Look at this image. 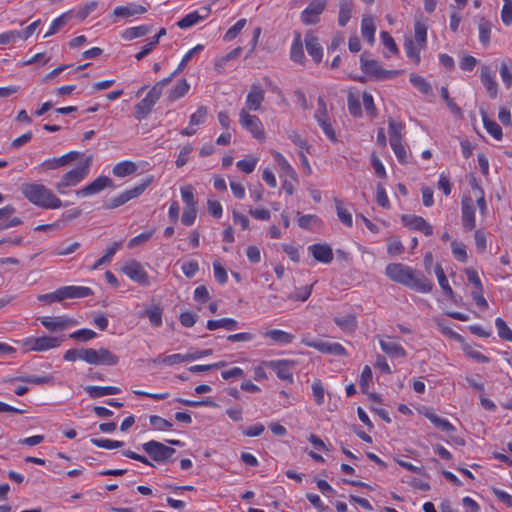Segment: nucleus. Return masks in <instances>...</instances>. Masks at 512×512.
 I'll list each match as a JSON object with an SVG mask.
<instances>
[{
  "label": "nucleus",
  "instance_id": "f257e3e1",
  "mask_svg": "<svg viewBox=\"0 0 512 512\" xmlns=\"http://www.w3.org/2000/svg\"><path fill=\"white\" fill-rule=\"evenodd\" d=\"M385 273L392 281L415 291L421 293L432 291L433 284L422 272L402 263H390L387 265Z\"/></svg>",
  "mask_w": 512,
  "mask_h": 512
},
{
  "label": "nucleus",
  "instance_id": "f03ea898",
  "mask_svg": "<svg viewBox=\"0 0 512 512\" xmlns=\"http://www.w3.org/2000/svg\"><path fill=\"white\" fill-rule=\"evenodd\" d=\"M21 192L29 202L44 209H58L63 205L60 198L40 183H24Z\"/></svg>",
  "mask_w": 512,
  "mask_h": 512
},
{
  "label": "nucleus",
  "instance_id": "7ed1b4c3",
  "mask_svg": "<svg viewBox=\"0 0 512 512\" xmlns=\"http://www.w3.org/2000/svg\"><path fill=\"white\" fill-rule=\"evenodd\" d=\"M91 162L92 157H86L77 167L66 172L55 185L57 192L59 194H66L70 187L76 186L83 181L90 172Z\"/></svg>",
  "mask_w": 512,
  "mask_h": 512
},
{
  "label": "nucleus",
  "instance_id": "20e7f679",
  "mask_svg": "<svg viewBox=\"0 0 512 512\" xmlns=\"http://www.w3.org/2000/svg\"><path fill=\"white\" fill-rule=\"evenodd\" d=\"M64 340V336H31L23 340L22 348L25 352H45L58 348Z\"/></svg>",
  "mask_w": 512,
  "mask_h": 512
},
{
  "label": "nucleus",
  "instance_id": "39448f33",
  "mask_svg": "<svg viewBox=\"0 0 512 512\" xmlns=\"http://www.w3.org/2000/svg\"><path fill=\"white\" fill-rule=\"evenodd\" d=\"M360 62L362 71L372 80L382 81L394 78L399 74L397 70H385L381 68L376 60L370 59L367 55H362Z\"/></svg>",
  "mask_w": 512,
  "mask_h": 512
},
{
  "label": "nucleus",
  "instance_id": "423d86ee",
  "mask_svg": "<svg viewBox=\"0 0 512 512\" xmlns=\"http://www.w3.org/2000/svg\"><path fill=\"white\" fill-rule=\"evenodd\" d=\"M152 181H153V176H149L140 185H138L132 189L126 190V191L122 192L121 194H119L118 196L111 198L108 202H106L104 204V208L105 209H115L121 205H124L131 199L140 196L145 191V189L152 183Z\"/></svg>",
  "mask_w": 512,
  "mask_h": 512
},
{
  "label": "nucleus",
  "instance_id": "0eeeda50",
  "mask_svg": "<svg viewBox=\"0 0 512 512\" xmlns=\"http://www.w3.org/2000/svg\"><path fill=\"white\" fill-rule=\"evenodd\" d=\"M239 123L257 140L263 141L265 139L263 124L257 116L251 115L246 110H241L239 113Z\"/></svg>",
  "mask_w": 512,
  "mask_h": 512
},
{
  "label": "nucleus",
  "instance_id": "6e6552de",
  "mask_svg": "<svg viewBox=\"0 0 512 512\" xmlns=\"http://www.w3.org/2000/svg\"><path fill=\"white\" fill-rule=\"evenodd\" d=\"M142 448L156 462H165L175 453L174 448L155 440L144 443Z\"/></svg>",
  "mask_w": 512,
  "mask_h": 512
},
{
  "label": "nucleus",
  "instance_id": "1a4fd4ad",
  "mask_svg": "<svg viewBox=\"0 0 512 512\" xmlns=\"http://www.w3.org/2000/svg\"><path fill=\"white\" fill-rule=\"evenodd\" d=\"M37 321H39L49 332L64 331L78 324L74 318L66 315L55 317L42 316L38 317Z\"/></svg>",
  "mask_w": 512,
  "mask_h": 512
},
{
  "label": "nucleus",
  "instance_id": "9d476101",
  "mask_svg": "<svg viewBox=\"0 0 512 512\" xmlns=\"http://www.w3.org/2000/svg\"><path fill=\"white\" fill-rule=\"evenodd\" d=\"M119 362V357L106 348L98 350L88 348L87 363L92 365L113 366Z\"/></svg>",
  "mask_w": 512,
  "mask_h": 512
},
{
  "label": "nucleus",
  "instance_id": "9b49d317",
  "mask_svg": "<svg viewBox=\"0 0 512 512\" xmlns=\"http://www.w3.org/2000/svg\"><path fill=\"white\" fill-rule=\"evenodd\" d=\"M302 343L307 346L318 350L321 353L332 355H343L346 353L344 347L339 343L327 342L319 339H312L304 337Z\"/></svg>",
  "mask_w": 512,
  "mask_h": 512
},
{
  "label": "nucleus",
  "instance_id": "f8f14e48",
  "mask_svg": "<svg viewBox=\"0 0 512 512\" xmlns=\"http://www.w3.org/2000/svg\"><path fill=\"white\" fill-rule=\"evenodd\" d=\"M122 271L125 275H127L131 280L141 284V285H148L149 284V277L147 272L144 270L142 265L135 261H129L126 263Z\"/></svg>",
  "mask_w": 512,
  "mask_h": 512
},
{
  "label": "nucleus",
  "instance_id": "ddd939ff",
  "mask_svg": "<svg viewBox=\"0 0 512 512\" xmlns=\"http://www.w3.org/2000/svg\"><path fill=\"white\" fill-rule=\"evenodd\" d=\"M265 98L264 89L259 84H252L250 91L247 94L245 106L241 110L257 111L261 108V105Z\"/></svg>",
  "mask_w": 512,
  "mask_h": 512
},
{
  "label": "nucleus",
  "instance_id": "4468645a",
  "mask_svg": "<svg viewBox=\"0 0 512 512\" xmlns=\"http://www.w3.org/2000/svg\"><path fill=\"white\" fill-rule=\"evenodd\" d=\"M107 187H113V181L107 176H99L85 187L76 191L78 196H90L101 192Z\"/></svg>",
  "mask_w": 512,
  "mask_h": 512
},
{
  "label": "nucleus",
  "instance_id": "2eb2a0df",
  "mask_svg": "<svg viewBox=\"0 0 512 512\" xmlns=\"http://www.w3.org/2000/svg\"><path fill=\"white\" fill-rule=\"evenodd\" d=\"M325 9V2L321 0L313 1L309 6L301 13V20L303 23L316 24L319 21V16Z\"/></svg>",
  "mask_w": 512,
  "mask_h": 512
},
{
  "label": "nucleus",
  "instance_id": "dca6fc26",
  "mask_svg": "<svg viewBox=\"0 0 512 512\" xmlns=\"http://www.w3.org/2000/svg\"><path fill=\"white\" fill-rule=\"evenodd\" d=\"M401 220L403 224L410 229L420 231L426 236L433 234V227L423 217L415 215H403Z\"/></svg>",
  "mask_w": 512,
  "mask_h": 512
},
{
  "label": "nucleus",
  "instance_id": "f3484780",
  "mask_svg": "<svg viewBox=\"0 0 512 512\" xmlns=\"http://www.w3.org/2000/svg\"><path fill=\"white\" fill-rule=\"evenodd\" d=\"M263 364L266 367L271 368L275 371L278 378L281 380H286L289 382H293V373L291 370V364L286 360H277V361H265Z\"/></svg>",
  "mask_w": 512,
  "mask_h": 512
},
{
  "label": "nucleus",
  "instance_id": "a211bd4d",
  "mask_svg": "<svg viewBox=\"0 0 512 512\" xmlns=\"http://www.w3.org/2000/svg\"><path fill=\"white\" fill-rule=\"evenodd\" d=\"M462 222L466 231H471L476 226L474 204L470 197L462 199Z\"/></svg>",
  "mask_w": 512,
  "mask_h": 512
},
{
  "label": "nucleus",
  "instance_id": "6ab92c4d",
  "mask_svg": "<svg viewBox=\"0 0 512 512\" xmlns=\"http://www.w3.org/2000/svg\"><path fill=\"white\" fill-rule=\"evenodd\" d=\"M304 41L308 54L316 63H320L323 58V49L319 43L318 37L312 31H308Z\"/></svg>",
  "mask_w": 512,
  "mask_h": 512
},
{
  "label": "nucleus",
  "instance_id": "aec40b11",
  "mask_svg": "<svg viewBox=\"0 0 512 512\" xmlns=\"http://www.w3.org/2000/svg\"><path fill=\"white\" fill-rule=\"evenodd\" d=\"M308 251L318 262L328 264L333 260V251L328 244H313L308 247Z\"/></svg>",
  "mask_w": 512,
  "mask_h": 512
},
{
  "label": "nucleus",
  "instance_id": "412c9836",
  "mask_svg": "<svg viewBox=\"0 0 512 512\" xmlns=\"http://www.w3.org/2000/svg\"><path fill=\"white\" fill-rule=\"evenodd\" d=\"M61 301L73 298H85L93 295V291L85 286H64L60 287Z\"/></svg>",
  "mask_w": 512,
  "mask_h": 512
},
{
  "label": "nucleus",
  "instance_id": "4be33fe9",
  "mask_svg": "<svg viewBox=\"0 0 512 512\" xmlns=\"http://www.w3.org/2000/svg\"><path fill=\"white\" fill-rule=\"evenodd\" d=\"M379 344L383 352L390 357L403 358L406 356L404 348L399 343L393 341L390 337H387V339H381Z\"/></svg>",
  "mask_w": 512,
  "mask_h": 512
},
{
  "label": "nucleus",
  "instance_id": "5701e85b",
  "mask_svg": "<svg viewBox=\"0 0 512 512\" xmlns=\"http://www.w3.org/2000/svg\"><path fill=\"white\" fill-rule=\"evenodd\" d=\"M202 14H200L198 11L191 12L187 14L185 17H183L180 21H178L177 25L182 28H189L195 24H197L200 20H203L208 17L210 13L209 7H203L201 9Z\"/></svg>",
  "mask_w": 512,
  "mask_h": 512
},
{
  "label": "nucleus",
  "instance_id": "b1692460",
  "mask_svg": "<svg viewBox=\"0 0 512 512\" xmlns=\"http://www.w3.org/2000/svg\"><path fill=\"white\" fill-rule=\"evenodd\" d=\"M481 82L484 87L487 89L491 98H495L498 93L497 83L495 82L491 71L488 66H482L481 68Z\"/></svg>",
  "mask_w": 512,
  "mask_h": 512
},
{
  "label": "nucleus",
  "instance_id": "393cba45",
  "mask_svg": "<svg viewBox=\"0 0 512 512\" xmlns=\"http://www.w3.org/2000/svg\"><path fill=\"white\" fill-rule=\"evenodd\" d=\"M156 100L151 98L148 94L135 106V117L137 120H142L147 117L151 112L153 106L156 104Z\"/></svg>",
  "mask_w": 512,
  "mask_h": 512
},
{
  "label": "nucleus",
  "instance_id": "a878e982",
  "mask_svg": "<svg viewBox=\"0 0 512 512\" xmlns=\"http://www.w3.org/2000/svg\"><path fill=\"white\" fill-rule=\"evenodd\" d=\"M147 9L142 5L128 4L126 6H118L114 9L113 15L116 17H131L137 14H143Z\"/></svg>",
  "mask_w": 512,
  "mask_h": 512
},
{
  "label": "nucleus",
  "instance_id": "bb28decb",
  "mask_svg": "<svg viewBox=\"0 0 512 512\" xmlns=\"http://www.w3.org/2000/svg\"><path fill=\"white\" fill-rule=\"evenodd\" d=\"M375 31L376 26L374 22V18L370 15L365 16L362 19L361 23V33L364 39L368 41L369 44H373L375 41Z\"/></svg>",
  "mask_w": 512,
  "mask_h": 512
},
{
  "label": "nucleus",
  "instance_id": "cd10ccee",
  "mask_svg": "<svg viewBox=\"0 0 512 512\" xmlns=\"http://www.w3.org/2000/svg\"><path fill=\"white\" fill-rule=\"evenodd\" d=\"M85 391L89 394L91 398H99L106 395H115L121 392V389L114 386H87L85 387Z\"/></svg>",
  "mask_w": 512,
  "mask_h": 512
},
{
  "label": "nucleus",
  "instance_id": "c85d7f7f",
  "mask_svg": "<svg viewBox=\"0 0 512 512\" xmlns=\"http://www.w3.org/2000/svg\"><path fill=\"white\" fill-rule=\"evenodd\" d=\"M208 330H216L218 328H224L228 331H234L238 329V322L232 318H222L218 320H209L206 325Z\"/></svg>",
  "mask_w": 512,
  "mask_h": 512
},
{
  "label": "nucleus",
  "instance_id": "c756f323",
  "mask_svg": "<svg viewBox=\"0 0 512 512\" xmlns=\"http://www.w3.org/2000/svg\"><path fill=\"white\" fill-rule=\"evenodd\" d=\"M263 336L280 344H289L294 339L292 334L279 329L268 330L263 333Z\"/></svg>",
  "mask_w": 512,
  "mask_h": 512
},
{
  "label": "nucleus",
  "instance_id": "7c9ffc66",
  "mask_svg": "<svg viewBox=\"0 0 512 512\" xmlns=\"http://www.w3.org/2000/svg\"><path fill=\"white\" fill-rule=\"evenodd\" d=\"M290 57H291V60L294 62H297L300 64L304 63L305 55H304V51H303L301 35L299 33H297L295 35V38L293 40L291 50H290Z\"/></svg>",
  "mask_w": 512,
  "mask_h": 512
},
{
  "label": "nucleus",
  "instance_id": "2f4dec72",
  "mask_svg": "<svg viewBox=\"0 0 512 512\" xmlns=\"http://www.w3.org/2000/svg\"><path fill=\"white\" fill-rule=\"evenodd\" d=\"M163 309L159 305L150 307L139 314L140 317H148L152 326L160 327L162 325Z\"/></svg>",
  "mask_w": 512,
  "mask_h": 512
},
{
  "label": "nucleus",
  "instance_id": "473e14b6",
  "mask_svg": "<svg viewBox=\"0 0 512 512\" xmlns=\"http://www.w3.org/2000/svg\"><path fill=\"white\" fill-rule=\"evenodd\" d=\"M137 171V165L132 161H122L113 167V174L116 177H126Z\"/></svg>",
  "mask_w": 512,
  "mask_h": 512
},
{
  "label": "nucleus",
  "instance_id": "72a5a7b5",
  "mask_svg": "<svg viewBox=\"0 0 512 512\" xmlns=\"http://www.w3.org/2000/svg\"><path fill=\"white\" fill-rule=\"evenodd\" d=\"M74 17V11H68L63 13L61 16L56 18L50 28L49 31L44 35V38L57 33L62 27H64L72 18Z\"/></svg>",
  "mask_w": 512,
  "mask_h": 512
},
{
  "label": "nucleus",
  "instance_id": "f704fd0d",
  "mask_svg": "<svg viewBox=\"0 0 512 512\" xmlns=\"http://www.w3.org/2000/svg\"><path fill=\"white\" fill-rule=\"evenodd\" d=\"M52 380H53L52 376L27 375V376H17V377H14V378H9V379L5 380V382L20 381V382H24V383L41 385V384L51 383Z\"/></svg>",
  "mask_w": 512,
  "mask_h": 512
},
{
  "label": "nucleus",
  "instance_id": "c9c22d12",
  "mask_svg": "<svg viewBox=\"0 0 512 512\" xmlns=\"http://www.w3.org/2000/svg\"><path fill=\"white\" fill-rule=\"evenodd\" d=\"M435 274L437 276V279H438V283L440 285V287L442 288L443 292L451 299V300H454V297H455V294L452 290V288L450 287L449 283H448V279L444 273V270L443 268L441 267L440 264H437L436 267H435Z\"/></svg>",
  "mask_w": 512,
  "mask_h": 512
},
{
  "label": "nucleus",
  "instance_id": "e433bc0d",
  "mask_svg": "<svg viewBox=\"0 0 512 512\" xmlns=\"http://www.w3.org/2000/svg\"><path fill=\"white\" fill-rule=\"evenodd\" d=\"M479 40L484 47H487L490 43V35L492 30V24L489 20L481 18L478 25Z\"/></svg>",
  "mask_w": 512,
  "mask_h": 512
},
{
  "label": "nucleus",
  "instance_id": "4c0bfd02",
  "mask_svg": "<svg viewBox=\"0 0 512 512\" xmlns=\"http://www.w3.org/2000/svg\"><path fill=\"white\" fill-rule=\"evenodd\" d=\"M482 120L484 127L487 132L494 137L496 140H501L502 138V129L501 127L493 120H490L485 111H481Z\"/></svg>",
  "mask_w": 512,
  "mask_h": 512
},
{
  "label": "nucleus",
  "instance_id": "58836bf2",
  "mask_svg": "<svg viewBox=\"0 0 512 512\" xmlns=\"http://www.w3.org/2000/svg\"><path fill=\"white\" fill-rule=\"evenodd\" d=\"M388 133H389V141H403L402 131L404 129V124L402 122H395L393 119L388 120Z\"/></svg>",
  "mask_w": 512,
  "mask_h": 512
},
{
  "label": "nucleus",
  "instance_id": "ea45409f",
  "mask_svg": "<svg viewBox=\"0 0 512 512\" xmlns=\"http://www.w3.org/2000/svg\"><path fill=\"white\" fill-rule=\"evenodd\" d=\"M150 30L151 28L146 25L131 27L123 31L122 38L124 40H133L135 38L145 36L150 32Z\"/></svg>",
  "mask_w": 512,
  "mask_h": 512
},
{
  "label": "nucleus",
  "instance_id": "a19ab883",
  "mask_svg": "<svg viewBox=\"0 0 512 512\" xmlns=\"http://www.w3.org/2000/svg\"><path fill=\"white\" fill-rule=\"evenodd\" d=\"M425 416L438 428L446 431L452 432L455 430V427L446 419L440 418L438 415L432 412L425 413Z\"/></svg>",
  "mask_w": 512,
  "mask_h": 512
},
{
  "label": "nucleus",
  "instance_id": "79ce46f5",
  "mask_svg": "<svg viewBox=\"0 0 512 512\" xmlns=\"http://www.w3.org/2000/svg\"><path fill=\"white\" fill-rule=\"evenodd\" d=\"M415 41L419 46V49H424L427 42V26L417 21L415 23Z\"/></svg>",
  "mask_w": 512,
  "mask_h": 512
},
{
  "label": "nucleus",
  "instance_id": "37998d69",
  "mask_svg": "<svg viewBox=\"0 0 512 512\" xmlns=\"http://www.w3.org/2000/svg\"><path fill=\"white\" fill-rule=\"evenodd\" d=\"M273 156L275 161L277 162L280 169L290 178L295 179L296 178V172L292 168V166L288 163V161L285 159V157L279 153V152H273Z\"/></svg>",
  "mask_w": 512,
  "mask_h": 512
},
{
  "label": "nucleus",
  "instance_id": "c03bdc74",
  "mask_svg": "<svg viewBox=\"0 0 512 512\" xmlns=\"http://www.w3.org/2000/svg\"><path fill=\"white\" fill-rule=\"evenodd\" d=\"M257 163H258L257 157L248 155L245 157V159L238 161L236 166L241 172L250 174L254 171Z\"/></svg>",
  "mask_w": 512,
  "mask_h": 512
},
{
  "label": "nucleus",
  "instance_id": "a18cd8bd",
  "mask_svg": "<svg viewBox=\"0 0 512 512\" xmlns=\"http://www.w3.org/2000/svg\"><path fill=\"white\" fill-rule=\"evenodd\" d=\"M410 82L423 94L428 95L432 92L431 85L422 76L411 74Z\"/></svg>",
  "mask_w": 512,
  "mask_h": 512
},
{
  "label": "nucleus",
  "instance_id": "49530a36",
  "mask_svg": "<svg viewBox=\"0 0 512 512\" xmlns=\"http://www.w3.org/2000/svg\"><path fill=\"white\" fill-rule=\"evenodd\" d=\"M190 89V85L186 79H181L177 85L170 92L169 98L171 100H177L183 97Z\"/></svg>",
  "mask_w": 512,
  "mask_h": 512
},
{
  "label": "nucleus",
  "instance_id": "de8ad7c7",
  "mask_svg": "<svg viewBox=\"0 0 512 512\" xmlns=\"http://www.w3.org/2000/svg\"><path fill=\"white\" fill-rule=\"evenodd\" d=\"M203 45L201 44H198L196 45L194 48H192L191 50H189L185 56L182 58V60L180 61L178 67L176 68L175 71H173V75H178L180 72H182L185 67L187 66V63L192 59V57L203 50Z\"/></svg>",
  "mask_w": 512,
  "mask_h": 512
},
{
  "label": "nucleus",
  "instance_id": "09e8293b",
  "mask_svg": "<svg viewBox=\"0 0 512 512\" xmlns=\"http://www.w3.org/2000/svg\"><path fill=\"white\" fill-rule=\"evenodd\" d=\"M88 348L82 349H69L64 353V360L76 361L77 359L83 360L87 363Z\"/></svg>",
  "mask_w": 512,
  "mask_h": 512
},
{
  "label": "nucleus",
  "instance_id": "8fccbe9b",
  "mask_svg": "<svg viewBox=\"0 0 512 512\" xmlns=\"http://www.w3.org/2000/svg\"><path fill=\"white\" fill-rule=\"evenodd\" d=\"M462 348H463V351L466 356L474 359L477 362L488 363L490 361V359L487 356H485L482 353H480L479 351H477L470 344L464 343Z\"/></svg>",
  "mask_w": 512,
  "mask_h": 512
},
{
  "label": "nucleus",
  "instance_id": "3c124183",
  "mask_svg": "<svg viewBox=\"0 0 512 512\" xmlns=\"http://www.w3.org/2000/svg\"><path fill=\"white\" fill-rule=\"evenodd\" d=\"M495 325L500 338L505 341H512V330L507 326L502 318H496Z\"/></svg>",
  "mask_w": 512,
  "mask_h": 512
},
{
  "label": "nucleus",
  "instance_id": "603ef678",
  "mask_svg": "<svg viewBox=\"0 0 512 512\" xmlns=\"http://www.w3.org/2000/svg\"><path fill=\"white\" fill-rule=\"evenodd\" d=\"M390 146H391L392 150L394 151L398 161L401 164H406L408 162L407 152L403 145V141H395L394 140L390 143Z\"/></svg>",
  "mask_w": 512,
  "mask_h": 512
},
{
  "label": "nucleus",
  "instance_id": "864d4df0",
  "mask_svg": "<svg viewBox=\"0 0 512 512\" xmlns=\"http://www.w3.org/2000/svg\"><path fill=\"white\" fill-rule=\"evenodd\" d=\"M97 6L98 3L96 1L88 2L83 7L79 8L76 12H74V17H77L80 21H83L93 11L96 10Z\"/></svg>",
  "mask_w": 512,
  "mask_h": 512
},
{
  "label": "nucleus",
  "instance_id": "5fc2aeb1",
  "mask_svg": "<svg viewBox=\"0 0 512 512\" xmlns=\"http://www.w3.org/2000/svg\"><path fill=\"white\" fill-rule=\"evenodd\" d=\"M91 443L97 447L105 448V449H116L120 448L124 445L122 441L110 440V439H97L92 438Z\"/></svg>",
  "mask_w": 512,
  "mask_h": 512
},
{
  "label": "nucleus",
  "instance_id": "6e6d98bb",
  "mask_svg": "<svg viewBox=\"0 0 512 512\" xmlns=\"http://www.w3.org/2000/svg\"><path fill=\"white\" fill-rule=\"evenodd\" d=\"M96 336L97 333L90 329H80L69 335L70 338L81 342H87Z\"/></svg>",
  "mask_w": 512,
  "mask_h": 512
},
{
  "label": "nucleus",
  "instance_id": "4d7b16f0",
  "mask_svg": "<svg viewBox=\"0 0 512 512\" xmlns=\"http://www.w3.org/2000/svg\"><path fill=\"white\" fill-rule=\"evenodd\" d=\"M320 223V218L312 214L302 215L298 219L299 226L304 229H311L312 226L319 225Z\"/></svg>",
  "mask_w": 512,
  "mask_h": 512
},
{
  "label": "nucleus",
  "instance_id": "13d9d810",
  "mask_svg": "<svg viewBox=\"0 0 512 512\" xmlns=\"http://www.w3.org/2000/svg\"><path fill=\"white\" fill-rule=\"evenodd\" d=\"M404 48L408 58L418 65L420 63V49H416L415 44L412 40H406Z\"/></svg>",
  "mask_w": 512,
  "mask_h": 512
},
{
  "label": "nucleus",
  "instance_id": "bf43d9fd",
  "mask_svg": "<svg viewBox=\"0 0 512 512\" xmlns=\"http://www.w3.org/2000/svg\"><path fill=\"white\" fill-rule=\"evenodd\" d=\"M181 196L186 207H196L197 203L194 199L193 187L191 185L181 187Z\"/></svg>",
  "mask_w": 512,
  "mask_h": 512
},
{
  "label": "nucleus",
  "instance_id": "052dcab7",
  "mask_svg": "<svg viewBox=\"0 0 512 512\" xmlns=\"http://www.w3.org/2000/svg\"><path fill=\"white\" fill-rule=\"evenodd\" d=\"M208 114L207 107L200 106L195 113L190 116V126H196L204 123L205 118Z\"/></svg>",
  "mask_w": 512,
  "mask_h": 512
},
{
  "label": "nucleus",
  "instance_id": "680f3d73",
  "mask_svg": "<svg viewBox=\"0 0 512 512\" xmlns=\"http://www.w3.org/2000/svg\"><path fill=\"white\" fill-rule=\"evenodd\" d=\"M317 110L315 112V119L317 120L318 124L323 121H328V113H327V107L324 99L322 97H318L317 100Z\"/></svg>",
  "mask_w": 512,
  "mask_h": 512
},
{
  "label": "nucleus",
  "instance_id": "e2e57ef3",
  "mask_svg": "<svg viewBox=\"0 0 512 512\" xmlns=\"http://www.w3.org/2000/svg\"><path fill=\"white\" fill-rule=\"evenodd\" d=\"M246 24V19L238 20L224 35V40L231 41L238 36Z\"/></svg>",
  "mask_w": 512,
  "mask_h": 512
},
{
  "label": "nucleus",
  "instance_id": "0e129e2a",
  "mask_svg": "<svg viewBox=\"0 0 512 512\" xmlns=\"http://www.w3.org/2000/svg\"><path fill=\"white\" fill-rule=\"evenodd\" d=\"M335 205H336L337 215H338V218L340 219V221L347 226H351L352 225L351 215L346 209H344L342 207V202L338 199H335Z\"/></svg>",
  "mask_w": 512,
  "mask_h": 512
},
{
  "label": "nucleus",
  "instance_id": "69168bd1",
  "mask_svg": "<svg viewBox=\"0 0 512 512\" xmlns=\"http://www.w3.org/2000/svg\"><path fill=\"white\" fill-rule=\"evenodd\" d=\"M150 424L159 431L170 429L173 426L171 422L157 415L150 416Z\"/></svg>",
  "mask_w": 512,
  "mask_h": 512
},
{
  "label": "nucleus",
  "instance_id": "338daca9",
  "mask_svg": "<svg viewBox=\"0 0 512 512\" xmlns=\"http://www.w3.org/2000/svg\"><path fill=\"white\" fill-rule=\"evenodd\" d=\"M372 382V370L369 366H365L360 377V388L363 393H366V391L369 388L370 383Z\"/></svg>",
  "mask_w": 512,
  "mask_h": 512
},
{
  "label": "nucleus",
  "instance_id": "774afa93",
  "mask_svg": "<svg viewBox=\"0 0 512 512\" xmlns=\"http://www.w3.org/2000/svg\"><path fill=\"white\" fill-rule=\"evenodd\" d=\"M196 215H197L196 207H186L181 216V222L185 226H191L195 222Z\"/></svg>",
  "mask_w": 512,
  "mask_h": 512
}]
</instances>
